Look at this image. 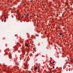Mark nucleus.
<instances>
[{
    "label": "nucleus",
    "instance_id": "f257e3e1",
    "mask_svg": "<svg viewBox=\"0 0 73 73\" xmlns=\"http://www.w3.org/2000/svg\"><path fill=\"white\" fill-rule=\"evenodd\" d=\"M25 67L24 68V69H28V66H27V64H25Z\"/></svg>",
    "mask_w": 73,
    "mask_h": 73
},
{
    "label": "nucleus",
    "instance_id": "f03ea898",
    "mask_svg": "<svg viewBox=\"0 0 73 73\" xmlns=\"http://www.w3.org/2000/svg\"><path fill=\"white\" fill-rule=\"evenodd\" d=\"M25 45L26 46H27V47H28V46H28V44H25Z\"/></svg>",
    "mask_w": 73,
    "mask_h": 73
},
{
    "label": "nucleus",
    "instance_id": "7ed1b4c3",
    "mask_svg": "<svg viewBox=\"0 0 73 73\" xmlns=\"http://www.w3.org/2000/svg\"><path fill=\"white\" fill-rule=\"evenodd\" d=\"M9 58H12V56H11V54H10L9 55Z\"/></svg>",
    "mask_w": 73,
    "mask_h": 73
},
{
    "label": "nucleus",
    "instance_id": "20e7f679",
    "mask_svg": "<svg viewBox=\"0 0 73 73\" xmlns=\"http://www.w3.org/2000/svg\"><path fill=\"white\" fill-rule=\"evenodd\" d=\"M35 70H37V67H36L35 68Z\"/></svg>",
    "mask_w": 73,
    "mask_h": 73
},
{
    "label": "nucleus",
    "instance_id": "39448f33",
    "mask_svg": "<svg viewBox=\"0 0 73 73\" xmlns=\"http://www.w3.org/2000/svg\"><path fill=\"white\" fill-rule=\"evenodd\" d=\"M28 16H29L27 14V15H26V17H28Z\"/></svg>",
    "mask_w": 73,
    "mask_h": 73
},
{
    "label": "nucleus",
    "instance_id": "423d86ee",
    "mask_svg": "<svg viewBox=\"0 0 73 73\" xmlns=\"http://www.w3.org/2000/svg\"><path fill=\"white\" fill-rule=\"evenodd\" d=\"M47 73H52V72H50V71H48L47 72Z\"/></svg>",
    "mask_w": 73,
    "mask_h": 73
},
{
    "label": "nucleus",
    "instance_id": "0eeeda50",
    "mask_svg": "<svg viewBox=\"0 0 73 73\" xmlns=\"http://www.w3.org/2000/svg\"><path fill=\"white\" fill-rule=\"evenodd\" d=\"M59 35H60V36H61V35H62V33H60L59 34Z\"/></svg>",
    "mask_w": 73,
    "mask_h": 73
},
{
    "label": "nucleus",
    "instance_id": "6e6552de",
    "mask_svg": "<svg viewBox=\"0 0 73 73\" xmlns=\"http://www.w3.org/2000/svg\"><path fill=\"white\" fill-rule=\"evenodd\" d=\"M16 65H19V63H17Z\"/></svg>",
    "mask_w": 73,
    "mask_h": 73
},
{
    "label": "nucleus",
    "instance_id": "1a4fd4ad",
    "mask_svg": "<svg viewBox=\"0 0 73 73\" xmlns=\"http://www.w3.org/2000/svg\"><path fill=\"white\" fill-rule=\"evenodd\" d=\"M53 62L54 64L56 62V61H54V62Z\"/></svg>",
    "mask_w": 73,
    "mask_h": 73
},
{
    "label": "nucleus",
    "instance_id": "9d476101",
    "mask_svg": "<svg viewBox=\"0 0 73 73\" xmlns=\"http://www.w3.org/2000/svg\"><path fill=\"white\" fill-rule=\"evenodd\" d=\"M53 69H54V66H53L52 68Z\"/></svg>",
    "mask_w": 73,
    "mask_h": 73
},
{
    "label": "nucleus",
    "instance_id": "9b49d317",
    "mask_svg": "<svg viewBox=\"0 0 73 73\" xmlns=\"http://www.w3.org/2000/svg\"><path fill=\"white\" fill-rule=\"evenodd\" d=\"M23 17H24L23 16L21 17V18H23Z\"/></svg>",
    "mask_w": 73,
    "mask_h": 73
},
{
    "label": "nucleus",
    "instance_id": "f8f14e48",
    "mask_svg": "<svg viewBox=\"0 0 73 73\" xmlns=\"http://www.w3.org/2000/svg\"><path fill=\"white\" fill-rule=\"evenodd\" d=\"M6 18H7L6 17H4V19H6Z\"/></svg>",
    "mask_w": 73,
    "mask_h": 73
},
{
    "label": "nucleus",
    "instance_id": "ddd939ff",
    "mask_svg": "<svg viewBox=\"0 0 73 73\" xmlns=\"http://www.w3.org/2000/svg\"><path fill=\"white\" fill-rule=\"evenodd\" d=\"M47 72H47V73H48ZM48 73H49V72H48Z\"/></svg>",
    "mask_w": 73,
    "mask_h": 73
}]
</instances>
